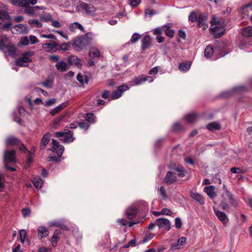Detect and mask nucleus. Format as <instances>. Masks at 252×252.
Returning <instances> with one entry per match:
<instances>
[{"mask_svg": "<svg viewBox=\"0 0 252 252\" xmlns=\"http://www.w3.org/2000/svg\"><path fill=\"white\" fill-rule=\"evenodd\" d=\"M160 213H161V215L167 216H171L172 214V211L168 208H163L161 210Z\"/></svg>", "mask_w": 252, "mask_h": 252, "instance_id": "338daca9", "label": "nucleus"}, {"mask_svg": "<svg viewBox=\"0 0 252 252\" xmlns=\"http://www.w3.org/2000/svg\"><path fill=\"white\" fill-rule=\"evenodd\" d=\"M94 37L92 32H88L85 35L76 37L72 44L73 48L77 52L86 49L89 46Z\"/></svg>", "mask_w": 252, "mask_h": 252, "instance_id": "f257e3e1", "label": "nucleus"}, {"mask_svg": "<svg viewBox=\"0 0 252 252\" xmlns=\"http://www.w3.org/2000/svg\"><path fill=\"white\" fill-rule=\"evenodd\" d=\"M141 36V35L140 34L135 32L132 35L130 40V42L132 43H135L138 41Z\"/></svg>", "mask_w": 252, "mask_h": 252, "instance_id": "13d9d810", "label": "nucleus"}, {"mask_svg": "<svg viewBox=\"0 0 252 252\" xmlns=\"http://www.w3.org/2000/svg\"><path fill=\"white\" fill-rule=\"evenodd\" d=\"M61 234V230L56 229L54 231L50 240L51 243L53 247H55L57 246L58 241L60 239V235Z\"/></svg>", "mask_w": 252, "mask_h": 252, "instance_id": "4be33fe9", "label": "nucleus"}, {"mask_svg": "<svg viewBox=\"0 0 252 252\" xmlns=\"http://www.w3.org/2000/svg\"><path fill=\"white\" fill-rule=\"evenodd\" d=\"M183 223L181 219L177 217L175 219V227L177 229H180L182 226Z\"/></svg>", "mask_w": 252, "mask_h": 252, "instance_id": "bf43d9fd", "label": "nucleus"}, {"mask_svg": "<svg viewBox=\"0 0 252 252\" xmlns=\"http://www.w3.org/2000/svg\"><path fill=\"white\" fill-rule=\"evenodd\" d=\"M207 128L210 131H214L220 129V125L217 123H211L207 126Z\"/></svg>", "mask_w": 252, "mask_h": 252, "instance_id": "37998d69", "label": "nucleus"}, {"mask_svg": "<svg viewBox=\"0 0 252 252\" xmlns=\"http://www.w3.org/2000/svg\"><path fill=\"white\" fill-rule=\"evenodd\" d=\"M204 191L210 198L213 199L216 196L215 187L213 186H206L204 188Z\"/></svg>", "mask_w": 252, "mask_h": 252, "instance_id": "b1692460", "label": "nucleus"}, {"mask_svg": "<svg viewBox=\"0 0 252 252\" xmlns=\"http://www.w3.org/2000/svg\"><path fill=\"white\" fill-rule=\"evenodd\" d=\"M89 56L91 58H98L100 56L99 50L95 47H91L89 50Z\"/></svg>", "mask_w": 252, "mask_h": 252, "instance_id": "7c9ffc66", "label": "nucleus"}, {"mask_svg": "<svg viewBox=\"0 0 252 252\" xmlns=\"http://www.w3.org/2000/svg\"><path fill=\"white\" fill-rule=\"evenodd\" d=\"M177 181V178L172 171H168L164 179V182L167 185H172Z\"/></svg>", "mask_w": 252, "mask_h": 252, "instance_id": "f3484780", "label": "nucleus"}, {"mask_svg": "<svg viewBox=\"0 0 252 252\" xmlns=\"http://www.w3.org/2000/svg\"><path fill=\"white\" fill-rule=\"evenodd\" d=\"M72 233L76 238L77 241L78 242L82 238V234L79 231V229L77 226H74L72 228Z\"/></svg>", "mask_w": 252, "mask_h": 252, "instance_id": "79ce46f5", "label": "nucleus"}, {"mask_svg": "<svg viewBox=\"0 0 252 252\" xmlns=\"http://www.w3.org/2000/svg\"><path fill=\"white\" fill-rule=\"evenodd\" d=\"M197 115L195 113L187 114L185 116L184 119L189 123L194 122L197 118Z\"/></svg>", "mask_w": 252, "mask_h": 252, "instance_id": "473e14b6", "label": "nucleus"}, {"mask_svg": "<svg viewBox=\"0 0 252 252\" xmlns=\"http://www.w3.org/2000/svg\"><path fill=\"white\" fill-rule=\"evenodd\" d=\"M137 213V209L135 206H131L127 208L125 211V214L129 219L134 218Z\"/></svg>", "mask_w": 252, "mask_h": 252, "instance_id": "412c9836", "label": "nucleus"}, {"mask_svg": "<svg viewBox=\"0 0 252 252\" xmlns=\"http://www.w3.org/2000/svg\"><path fill=\"white\" fill-rule=\"evenodd\" d=\"M34 186L38 189H41L43 184V180L39 177L33 178L32 180Z\"/></svg>", "mask_w": 252, "mask_h": 252, "instance_id": "72a5a7b5", "label": "nucleus"}, {"mask_svg": "<svg viewBox=\"0 0 252 252\" xmlns=\"http://www.w3.org/2000/svg\"><path fill=\"white\" fill-rule=\"evenodd\" d=\"M27 231L25 229H21L19 231V237L21 243H23L27 237Z\"/></svg>", "mask_w": 252, "mask_h": 252, "instance_id": "864d4df0", "label": "nucleus"}, {"mask_svg": "<svg viewBox=\"0 0 252 252\" xmlns=\"http://www.w3.org/2000/svg\"><path fill=\"white\" fill-rule=\"evenodd\" d=\"M40 37L44 38L51 39L54 41L57 39L56 36L53 34H42L40 35Z\"/></svg>", "mask_w": 252, "mask_h": 252, "instance_id": "e2e57ef3", "label": "nucleus"}, {"mask_svg": "<svg viewBox=\"0 0 252 252\" xmlns=\"http://www.w3.org/2000/svg\"><path fill=\"white\" fill-rule=\"evenodd\" d=\"M183 128V125L179 122L175 123L172 126V130L175 132H178Z\"/></svg>", "mask_w": 252, "mask_h": 252, "instance_id": "3c124183", "label": "nucleus"}, {"mask_svg": "<svg viewBox=\"0 0 252 252\" xmlns=\"http://www.w3.org/2000/svg\"><path fill=\"white\" fill-rule=\"evenodd\" d=\"M68 65L63 61L58 62L56 64L57 69L60 72H65L67 69Z\"/></svg>", "mask_w": 252, "mask_h": 252, "instance_id": "c85d7f7f", "label": "nucleus"}, {"mask_svg": "<svg viewBox=\"0 0 252 252\" xmlns=\"http://www.w3.org/2000/svg\"><path fill=\"white\" fill-rule=\"evenodd\" d=\"M49 226H58L61 227L62 228H63L64 226L63 225L62 222L59 220H54L49 222Z\"/></svg>", "mask_w": 252, "mask_h": 252, "instance_id": "6e6d98bb", "label": "nucleus"}, {"mask_svg": "<svg viewBox=\"0 0 252 252\" xmlns=\"http://www.w3.org/2000/svg\"><path fill=\"white\" fill-rule=\"evenodd\" d=\"M250 46V45L248 43V42L245 40H242L241 43L239 45V48L241 50H244L247 52H250V51L247 50L248 47Z\"/></svg>", "mask_w": 252, "mask_h": 252, "instance_id": "09e8293b", "label": "nucleus"}, {"mask_svg": "<svg viewBox=\"0 0 252 252\" xmlns=\"http://www.w3.org/2000/svg\"><path fill=\"white\" fill-rule=\"evenodd\" d=\"M16 152L14 150H6L4 153L3 160L9 162H16Z\"/></svg>", "mask_w": 252, "mask_h": 252, "instance_id": "2eb2a0df", "label": "nucleus"}, {"mask_svg": "<svg viewBox=\"0 0 252 252\" xmlns=\"http://www.w3.org/2000/svg\"><path fill=\"white\" fill-rule=\"evenodd\" d=\"M34 55V52L33 51H28L22 53L21 57L16 60V64L21 67L27 66L28 63L32 62L31 57Z\"/></svg>", "mask_w": 252, "mask_h": 252, "instance_id": "20e7f679", "label": "nucleus"}, {"mask_svg": "<svg viewBox=\"0 0 252 252\" xmlns=\"http://www.w3.org/2000/svg\"><path fill=\"white\" fill-rule=\"evenodd\" d=\"M223 188L225 189V191L223 193V195L225 196L228 199L230 203L234 207H236L237 202L235 199L233 198L232 194L227 190L225 186L223 185Z\"/></svg>", "mask_w": 252, "mask_h": 252, "instance_id": "5701e85b", "label": "nucleus"}, {"mask_svg": "<svg viewBox=\"0 0 252 252\" xmlns=\"http://www.w3.org/2000/svg\"><path fill=\"white\" fill-rule=\"evenodd\" d=\"M186 241L187 238L186 237L183 236L179 238L176 243L172 244L170 246V249L171 250L174 251L181 249L182 247L186 244Z\"/></svg>", "mask_w": 252, "mask_h": 252, "instance_id": "a211bd4d", "label": "nucleus"}, {"mask_svg": "<svg viewBox=\"0 0 252 252\" xmlns=\"http://www.w3.org/2000/svg\"><path fill=\"white\" fill-rule=\"evenodd\" d=\"M151 41V38L150 35H146L144 36L142 40V49L145 50L148 48L150 45Z\"/></svg>", "mask_w": 252, "mask_h": 252, "instance_id": "cd10ccee", "label": "nucleus"}, {"mask_svg": "<svg viewBox=\"0 0 252 252\" xmlns=\"http://www.w3.org/2000/svg\"><path fill=\"white\" fill-rule=\"evenodd\" d=\"M61 140L63 142L66 143L72 142L74 140L72 132L67 129V132L66 131V134L64 135V137L63 139Z\"/></svg>", "mask_w": 252, "mask_h": 252, "instance_id": "c756f323", "label": "nucleus"}, {"mask_svg": "<svg viewBox=\"0 0 252 252\" xmlns=\"http://www.w3.org/2000/svg\"><path fill=\"white\" fill-rule=\"evenodd\" d=\"M200 13H199L197 11L195 10L191 11L189 15V21L192 23L196 22L198 19V17L199 16Z\"/></svg>", "mask_w": 252, "mask_h": 252, "instance_id": "2f4dec72", "label": "nucleus"}, {"mask_svg": "<svg viewBox=\"0 0 252 252\" xmlns=\"http://www.w3.org/2000/svg\"><path fill=\"white\" fill-rule=\"evenodd\" d=\"M28 23L29 25L37 28H41L42 26V24L38 20L35 19L29 20Z\"/></svg>", "mask_w": 252, "mask_h": 252, "instance_id": "5fc2aeb1", "label": "nucleus"}, {"mask_svg": "<svg viewBox=\"0 0 252 252\" xmlns=\"http://www.w3.org/2000/svg\"><path fill=\"white\" fill-rule=\"evenodd\" d=\"M35 151V147H32V150L30 151H28V156L27 159V163L28 166L32 163L33 156Z\"/></svg>", "mask_w": 252, "mask_h": 252, "instance_id": "4c0bfd02", "label": "nucleus"}, {"mask_svg": "<svg viewBox=\"0 0 252 252\" xmlns=\"http://www.w3.org/2000/svg\"><path fill=\"white\" fill-rule=\"evenodd\" d=\"M66 131L67 132V129H65L63 131L56 132L55 133V136L57 138L64 137L66 134Z\"/></svg>", "mask_w": 252, "mask_h": 252, "instance_id": "680f3d73", "label": "nucleus"}, {"mask_svg": "<svg viewBox=\"0 0 252 252\" xmlns=\"http://www.w3.org/2000/svg\"><path fill=\"white\" fill-rule=\"evenodd\" d=\"M67 61L69 65L74 64L77 67L81 68L82 63L80 58L75 55H70L67 58Z\"/></svg>", "mask_w": 252, "mask_h": 252, "instance_id": "dca6fc26", "label": "nucleus"}, {"mask_svg": "<svg viewBox=\"0 0 252 252\" xmlns=\"http://www.w3.org/2000/svg\"><path fill=\"white\" fill-rule=\"evenodd\" d=\"M9 55L13 57H15L16 55V48L13 45H9L5 47Z\"/></svg>", "mask_w": 252, "mask_h": 252, "instance_id": "a19ab883", "label": "nucleus"}, {"mask_svg": "<svg viewBox=\"0 0 252 252\" xmlns=\"http://www.w3.org/2000/svg\"><path fill=\"white\" fill-rule=\"evenodd\" d=\"M136 241L135 239L131 240L127 244L121 248L120 251L122 252H127L126 249L129 247H134L136 245Z\"/></svg>", "mask_w": 252, "mask_h": 252, "instance_id": "f704fd0d", "label": "nucleus"}, {"mask_svg": "<svg viewBox=\"0 0 252 252\" xmlns=\"http://www.w3.org/2000/svg\"><path fill=\"white\" fill-rule=\"evenodd\" d=\"M70 31L74 32L76 29H79L81 31L84 32V29L83 26L78 22H75L71 24L69 26Z\"/></svg>", "mask_w": 252, "mask_h": 252, "instance_id": "c9c22d12", "label": "nucleus"}, {"mask_svg": "<svg viewBox=\"0 0 252 252\" xmlns=\"http://www.w3.org/2000/svg\"><path fill=\"white\" fill-rule=\"evenodd\" d=\"M20 44L23 46H27L29 44V40L28 37L25 36L21 38Z\"/></svg>", "mask_w": 252, "mask_h": 252, "instance_id": "69168bd1", "label": "nucleus"}, {"mask_svg": "<svg viewBox=\"0 0 252 252\" xmlns=\"http://www.w3.org/2000/svg\"><path fill=\"white\" fill-rule=\"evenodd\" d=\"M51 136V134L49 132H46L44 134L40 143L39 149L40 150H43L45 149L46 147L50 141Z\"/></svg>", "mask_w": 252, "mask_h": 252, "instance_id": "6ab92c4d", "label": "nucleus"}, {"mask_svg": "<svg viewBox=\"0 0 252 252\" xmlns=\"http://www.w3.org/2000/svg\"><path fill=\"white\" fill-rule=\"evenodd\" d=\"M156 12L150 8H147L145 10V14L146 15L153 16L156 14Z\"/></svg>", "mask_w": 252, "mask_h": 252, "instance_id": "774afa93", "label": "nucleus"}, {"mask_svg": "<svg viewBox=\"0 0 252 252\" xmlns=\"http://www.w3.org/2000/svg\"><path fill=\"white\" fill-rule=\"evenodd\" d=\"M19 140L13 136H10L6 139V144L7 145H14L17 144Z\"/></svg>", "mask_w": 252, "mask_h": 252, "instance_id": "c03bdc74", "label": "nucleus"}, {"mask_svg": "<svg viewBox=\"0 0 252 252\" xmlns=\"http://www.w3.org/2000/svg\"><path fill=\"white\" fill-rule=\"evenodd\" d=\"M191 66V62H188L180 64L179 69L182 71L186 72L188 71Z\"/></svg>", "mask_w": 252, "mask_h": 252, "instance_id": "ea45409f", "label": "nucleus"}, {"mask_svg": "<svg viewBox=\"0 0 252 252\" xmlns=\"http://www.w3.org/2000/svg\"><path fill=\"white\" fill-rule=\"evenodd\" d=\"M247 91V88L243 86H238L233 88L231 90H228L222 92L220 95V97H227L231 96L233 94H241Z\"/></svg>", "mask_w": 252, "mask_h": 252, "instance_id": "6e6552de", "label": "nucleus"}, {"mask_svg": "<svg viewBox=\"0 0 252 252\" xmlns=\"http://www.w3.org/2000/svg\"><path fill=\"white\" fill-rule=\"evenodd\" d=\"M23 7H25V11L26 13L31 15H34L35 14L36 7H35L34 6H30L29 5Z\"/></svg>", "mask_w": 252, "mask_h": 252, "instance_id": "49530a36", "label": "nucleus"}, {"mask_svg": "<svg viewBox=\"0 0 252 252\" xmlns=\"http://www.w3.org/2000/svg\"><path fill=\"white\" fill-rule=\"evenodd\" d=\"M242 34L245 37L252 36V26H248L243 28L242 31Z\"/></svg>", "mask_w": 252, "mask_h": 252, "instance_id": "58836bf2", "label": "nucleus"}, {"mask_svg": "<svg viewBox=\"0 0 252 252\" xmlns=\"http://www.w3.org/2000/svg\"><path fill=\"white\" fill-rule=\"evenodd\" d=\"M214 211L219 220L223 223L225 224L228 222V218L224 213L216 209H214Z\"/></svg>", "mask_w": 252, "mask_h": 252, "instance_id": "a878e982", "label": "nucleus"}, {"mask_svg": "<svg viewBox=\"0 0 252 252\" xmlns=\"http://www.w3.org/2000/svg\"><path fill=\"white\" fill-rule=\"evenodd\" d=\"M157 225L160 229L168 231L170 229L171 223L169 220L165 218H159L156 220Z\"/></svg>", "mask_w": 252, "mask_h": 252, "instance_id": "9b49d317", "label": "nucleus"}, {"mask_svg": "<svg viewBox=\"0 0 252 252\" xmlns=\"http://www.w3.org/2000/svg\"><path fill=\"white\" fill-rule=\"evenodd\" d=\"M158 191L163 198H167L166 190L164 187H160L158 189Z\"/></svg>", "mask_w": 252, "mask_h": 252, "instance_id": "052dcab7", "label": "nucleus"}, {"mask_svg": "<svg viewBox=\"0 0 252 252\" xmlns=\"http://www.w3.org/2000/svg\"><path fill=\"white\" fill-rule=\"evenodd\" d=\"M77 79L80 83L82 84H83L84 83L87 84L88 82V80L86 77L81 73L78 74L77 76Z\"/></svg>", "mask_w": 252, "mask_h": 252, "instance_id": "4d7b16f0", "label": "nucleus"}, {"mask_svg": "<svg viewBox=\"0 0 252 252\" xmlns=\"http://www.w3.org/2000/svg\"><path fill=\"white\" fill-rule=\"evenodd\" d=\"M96 8L91 3L85 2H80L76 7V10L78 12L84 11L86 14L94 16Z\"/></svg>", "mask_w": 252, "mask_h": 252, "instance_id": "39448f33", "label": "nucleus"}, {"mask_svg": "<svg viewBox=\"0 0 252 252\" xmlns=\"http://www.w3.org/2000/svg\"><path fill=\"white\" fill-rule=\"evenodd\" d=\"M154 81V79L150 76H144L141 75L135 78L133 80L129 82L131 86H138L142 84L145 81H148L149 82H152Z\"/></svg>", "mask_w": 252, "mask_h": 252, "instance_id": "9d476101", "label": "nucleus"}, {"mask_svg": "<svg viewBox=\"0 0 252 252\" xmlns=\"http://www.w3.org/2000/svg\"><path fill=\"white\" fill-rule=\"evenodd\" d=\"M207 19L208 16L206 14L200 13L199 17H198L197 21H196L197 23V27L202 28L204 30H206L208 26L207 23Z\"/></svg>", "mask_w": 252, "mask_h": 252, "instance_id": "ddd939ff", "label": "nucleus"}, {"mask_svg": "<svg viewBox=\"0 0 252 252\" xmlns=\"http://www.w3.org/2000/svg\"><path fill=\"white\" fill-rule=\"evenodd\" d=\"M210 23L212 26L216 25L215 27L210 28L211 32L215 37H220L225 32L226 26L225 21L220 20L216 16H213Z\"/></svg>", "mask_w": 252, "mask_h": 252, "instance_id": "f03ea898", "label": "nucleus"}, {"mask_svg": "<svg viewBox=\"0 0 252 252\" xmlns=\"http://www.w3.org/2000/svg\"><path fill=\"white\" fill-rule=\"evenodd\" d=\"M130 87L126 84H123L117 87V89L114 91L111 95V98L115 100L119 98L123 95V93L129 89Z\"/></svg>", "mask_w": 252, "mask_h": 252, "instance_id": "0eeeda50", "label": "nucleus"}, {"mask_svg": "<svg viewBox=\"0 0 252 252\" xmlns=\"http://www.w3.org/2000/svg\"><path fill=\"white\" fill-rule=\"evenodd\" d=\"M217 51L214 50L211 46H207L206 47L204 50V56L207 59H211L212 60H216L220 57H224L225 55L228 53V52L225 54L220 53L218 57H217Z\"/></svg>", "mask_w": 252, "mask_h": 252, "instance_id": "423d86ee", "label": "nucleus"}, {"mask_svg": "<svg viewBox=\"0 0 252 252\" xmlns=\"http://www.w3.org/2000/svg\"><path fill=\"white\" fill-rule=\"evenodd\" d=\"M53 79H47L42 83V85L46 88H51L53 85Z\"/></svg>", "mask_w": 252, "mask_h": 252, "instance_id": "603ef678", "label": "nucleus"}, {"mask_svg": "<svg viewBox=\"0 0 252 252\" xmlns=\"http://www.w3.org/2000/svg\"><path fill=\"white\" fill-rule=\"evenodd\" d=\"M70 45V42L63 43L61 44H59V46L58 47V50H61L62 51H68L69 50Z\"/></svg>", "mask_w": 252, "mask_h": 252, "instance_id": "de8ad7c7", "label": "nucleus"}, {"mask_svg": "<svg viewBox=\"0 0 252 252\" xmlns=\"http://www.w3.org/2000/svg\"><path fill=\"white\" fill-rule=\"evenodd\" d=\"M37 236L39 239L46 237L49 233L48 228L44 226H39L37 229Z\"/></svg>", "mask_w": 252, "mask_h": 252, "instance_id": "aec40b11", "label": "nucleus"}, {"mask_svg": "<svg viewBox=\"0 0 252 252\" xmlns=\"http://www.w3.org/2000/svg\"><path fill=\"white\" fill-rule=\"evenodd\" d=\"M29 44H34L39 42L38 39L34 35H30L29 36Z\"/></svg>", "mask_w": 252, "mask_h": 252, "instance_id": "0e129e2a", "label": "nucleus"}, {"mask_svg": "<svg viewBox=\"0 0 252 252\" xmlns=\"http://www.w3.org/2000/svg\"><path fill=\"white\" fill-rule=\"evenodd\" d=\"M37 3V0H22L21 1V6H26L32 4L34 5Z\"/></svg>", "mask_w": 252, "mask_h": 252, "instance_id": "8fccbe9b", "label": "nucleus"}, {"mask_svg": "<svg viewBox=\"0 0 252 252\" xmlns=\"http://www.w3.org/2000/svg\"><path fill=\"white\" fill-rule=\"evenodd\" d=\"M59 44L55 41L42 44V47L48 53H54L58 50Z\"/></svg>", "mask_w": 252, "mask_h": 252, "instance_id": "1a4fd4ad", "label": "nucleus"}, {"mask_svg": "<svg viewBox=\"0 0 252 252\" xmlns=\"http://www.w3.org/2000/svg\"><path fill=\"white\" fill-rule=\"evenodd\" d=\"M11 19L8 12L5 10L0 11V25L2 24L5 21L9 20Z\"/></svg>", "mask_w": 252, "mask_h": 252, "instance_id": "bb28decb", "label": "nucleus"}, {"mask_svg": "<svg viewBox=\"0 0 252 252\" xmlns=\"http://www.w3.org/2000/svg\"><path fill=\"white\" fill-rule=\"evenodd\" d=\"M169 167L177 173L179 177H185L187 174V171L182 165L170 164Z\"/></svg>", "mask_w": 252, "mask_h": 252, "instance_id": "f8f14e48", "label": "nucleus"}, {"mask_svg": "<svg viewBox=\"0 0 252 252\" xmlns=\"http://www.w3.org/2000/svg\"><path fill=\"white\" fill-rule=\"evenodd\" d=\"M29 29L27 25L18 24L12 28L11 32L14 34H24L28 32Z\"/></svg>", "mask_w": 252, "mask_h": 252, "instance_id": "4468645a", "label": "nucleus"}, {"mask_svg": "<svg viewBox=\"0 0 252 252\" xmlns=\"http://www.w3.org/2000/svg\"><path fill=\"white\" fill-rule=\"evenodd\" d=\"M52 148L49 149V150L57 154V156H49L47 158V160L48 161L59 162L60 161V158L63 155L64 149V147L60 144L59 142L55 139L52 140Z\"/></svg>", "mask_w": 252, "mask_h": 252, "instance_id": "7ed1b4c3", "label": "nucleus"}, {"mask_svg": "<svg viewBox=\"0 0 252 252\" xmlns=\"http://www.w3.org/2000/svg\"><path fill=\"white\" fill-rule=\"evenodd\" d=\"M67 106V102H63L59 106L54 108L50 112L52 115H54L59 113L61 110L65 108Z\"/></svg>", "mask_w": 252, "mask_h": 252, "instance_id": "e433bc0d", "label": "nucleus"}, {"mask_svg": "<svg viewBox=\"0 0 252 252\" xmlns=\"http://www.w3.org/2000/svg\"><path fill=\"white\" fill-rule=\"evenodd\" d=\"M85 118L90 124H94L96 122V117L93 113L87 114Z\"/></svg>", "mask_w": 252, "mask_h": 252, "instance_id": "a18cd8bd", "label": "nucleus"}, {"mask_svg": "<svg viewBox=\"0 0 252 252\" xmlns=\"http://www.w3.org/2000/svg\"><path fill=\"white\" fill-rule=\"evenodd\" d=\"M190 194L191 198L198 202L200 204H204V199L201 194L192 191L190 192Z\"/></svg>", "mask_w": 252, "mask_h": 252, "instance_id": "393cba45", "label": "nucleus"}]
</instances>
